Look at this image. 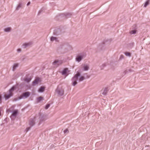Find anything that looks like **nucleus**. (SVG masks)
Segmentation results:
<instances>
[{"label":"nucleus","instance_id":"nucleus-1","mask_svg":"<svg viewBox=\"0 0 150 150\" xmlns=\"http://www.w3.org/2000/svg\"><path fill=\"white\" fill-rule=\"evenodd\" d=\"M80 74L79 72H77V74L72 78L71 81L72 85L75 86L77 84V81L78 80V78L80 77Z\"/></svg>","mask_w":150,"mask_h":150},{"label":"nucleus","instance_id":"nucleus-2","mask_svg":"<svg viewBox=\"0 0 150 150\" xmlns=\"http://www.w3.org/2000/svg\"><path fill=\"white\" fill-rule=\"evenodd\" d=\"M86 54L84 52L80 53L76 56L75 59L76 61L78 62H80L83 58L86 57Z\"/></svg>","mask_w":150,"mask_h":150},{"label":"nucleus","instance_id":"nucleus-3","mask_svg":"<svg viewBox=\"0 0 150 150\" xmlns=\"http://www.w3.org/2000/svg\"><path fill=\"white\" fill-rule=\"evenodd\" d=\"M72 15V14L71 13H67L62 14H59L58 15V17L60 18H67L69 17Z\"/></svg>","mask_w":150,"mask_h":150},{"label":"nucleus","instance_id":"nucleus-4","mask_svg":"<svg viewBox=\"0 0 150 150\" xmlns=\"http://www.w3.org/2000/svg\"><path fill=\"white\" fill-rule=\"evenodd\" d=\"M56 92L60 96H62L64 94V91L62 89H59L58 87L56 89Z\"/></svg>","mask_w":150,"mask_h":150},{"label":"nucleus","instance_id":"nucleus-5","mask_svg":"<svg viewBox=\"0 0 150 150\" xmlns=\"http://www.w3.org/2000/svg\"><path fill=\"white\" fill-rule=\"evenodd\" d=\"M33 42H25L23 44L22 46V48H26L32 45Z\"/></svg>","mask_w":150,"mask_h":150},{"label":"nucleus","instance_id":"nucleus-6","mask_svg":"<svg viewBox=\"0 0 150 150\" xmlns=\"http://www.w3.org/2000/svg\"><path fill=\"white\" fill-rule=\"evenodd\" d=\"M9 112L12 113V114L11 115L10 117L12 119V117L16 116L18 114V110H15L12 111H10Z\"/></svg>","mask_w":150,"mask_h":150},{"label":"nucleus","instance_id":"nucleus-7","mask_svg":"<svg viewBox=\"0 0 150 150\" xmlns=\"http://www.w3.org/2000/svg\"><path fill=\"white\" fill-rule=\"evenodd\" d=\"M60 32L61 30L59 28H57L54 30L53 34L54 35H58L60 34Z\"/></svg>","mask_w":150,"mask_h":150},{"label":"nucleus","instance_id":"nucleus-8","mask_svg":"<svg viewBox=\"0 0 150 150\" xmlns=\"http://www.w3.org/2000/svg\"><path fill=\"white\" fill-rule=\"evenodd\" d=\"M62 63V60H56L53 62L52 64L55 66H58L61 64Z\"/></svg>","mask_w":150,"mask_h":150},{"label":"nucleus","instance_id":"nucleus-9","mask_svg":"<svg viewBox=\"0 0 150 150\" xmlns=\"http://www.w3.org/2000/svg\"><path fill=\"white\" fill-rule=\"evenodd\" d=\"M82 70L83 71H87L89 69V67L88 64H84L82 65Z\"/></svg>","mask_w":150,"mask_h":150},{"label":"nucleus","instance_id":"nucleus-10","mask_svg":"<svg viewBox=\"0 0 150 150\" xmlns=\"http://www.w3.org/2000/svg\"><path fill=\"white\" fill-rule=\"evenodd\" d=\"M68 71V70L67 69H64L62 72V74L63 75H66L67 76L68 74H67V72Z\"/></svg>","mask_w":150,"mask_h":150},{"label":"nucleus","instance_id":"nucleus-11","mask_svg":"<svg viewBox=\"0 0 150 150\" xmlns=\"http://www.w3.org/2000/svg\"><path fill=\"white\" fill-rule=\"evenodd\" d=\"M40 82V79L39 78H37L32 83L33 84L36 85L38 84V82Z\"/></svg>","mask_w":150,"mask_h":150},{"label":"nucleus","instance_id":"nucleus-12","mask_svg":"<svg viewBox=\"0 0 150 150\" xmlns=\"http://www.w3.org/2000/svg\"><path fill=\"white\" fill-rule=\"evenodd\" d=\"M30 93L29 92H27L26 93H22L24 98H27L29 97L30 95Z\"/></svg>","mask_w":150,"mask_h":150},{"label":"nucleus","instance_id":"nucleus-13","mask_svg":"<svg viewBox=\"0 0 150 150\" xmlns=\"http://www.w3.org/2000/svg\"><path fill=\"white\" fill-rule=\"evenodd\" d=\"M108 91V88H105L103 90V92L102 93V94L104 96L106 95L107 94Z\"/></svg>","mask_w":150,"mask_h":150},{"label":"nucleus","instance_id":"nucleus-14","mask_svg":"<svg viewBox=\"0 0 150 150\" xmlns=\"http://www.w3.org/2000/svg\"><path fill=\"white\" fill-rule=\"evenodd\" d=\"M13 94L9 92V93L6 95L5 97L6 100H8L12 96Z\"/></svg>","mask_w":150,"mask_h":150},{"label":"nucleus","instance_id":"nucleus-15","mask_svg":"<svg viewBox=\"0 0 150 150\" xmlns=\"http://www.w3.org/2000/svg\"><path fill=\"white\" fill-rule=\"evenodd\" d=\"M29 125L31 127H32L35 125V122L33 119H31L30 120Z\"/></svg>","mask_w":150,"mask_h":150},{"label":"nucleus","instance_id":"nucleus-16","mask_svg":"<svg viewBox=\"0 0 150 150\" xmlns=\"http://www.w3.org/2000/svg\"><path fill=\"white\" fill-rule=\"evenodd\" d=\"M17 87L16 85L13 86L9 90V92L11 93L12 92L16 90Z\"/></svg>","mask_w":150,"mask_h":150},{"label":"nucleus","instance_id":"nucleus-17","mask_svg":"<svg viewBox=\"0 0 150 150\" xmlns=\"http://www.w3.org/2000/svg\"><path fill=\"white\" fill-rule=\"evenodd\" d=\"M22 5V4L21 3H19L16 8V10L17 11L19 10L20 8H21Z\"/></svg>","mask_w":150,"mask_h":150},{"label":"nucleus","instance_id":"nucleus-18","mask_svg":"<svg viewBox=\"0 0 150 150\" xmlns=\"http://www.w3.org/2000/svg\"><path fill=\"white\" fill-rule=\"evenodd\" d=\"M45 87H40L38 90V92L40 93H43L45 90Z\"/></svg>","mask_w":150,"mask_h":150},{"label":"nucleus","instance_id":"nucleus-19","mask_svg":"<svg viewBox=\"0 0 150 150\" xmlns=\"http://www.w3.org/2000/svg\"><path fill=\"white\" fill-rule=\"evenodd\" d=\"M23 94H22L18 98H15L14 100L15 101H17L19 100L23 99Z\"/></svg>","mask_w":150,"mask_h":150},{"label":"nucleus","instance_id":"nucleus-20","mask_svg":"<svg viewBox=\"0 0 150 150\" xmlns=\"http://www.w3.org/2000/svg\"><path fill=\"white\" fill-rule=\"evenodd\" d=\"M31 79V78L30 77L28 78H25L24 79V81L25 82H26L28 83H29L30 82Z\"/></svg>","mask_w":150,"mask_h":150},{"label":"nucleus","instance_id":"nucleus-21","mask_svg":"<svg viewBox=\"0 0 150 150\" xmlns=\"http://www.w3.org/2000/svg\"><path fill=\"white\" fill-rule=\"evenodd\" d=\"M11 28L10 27H8L4 29V30L5 32H9L11 31Z\"/></svg>","mask_w":150,"mask_h":150},{"label":"nucleus","instance_id":"nucleus-22","mask_svg":"<svg viewBox=\"0 0 150 150\" xmlns=\"http://www.w3.org/2000/svg\"><path fill=\"white\" fill-rule=\"evenodd\" d=\"M44 100L43 97H39L37 98V101L39 103H40L42 100Z\"/></svg>","mask_w":150,"mask_h":150},{"label":"nucleus","instance_id":"nucleus-23","mask_svg":"<svg viewBox=\"0 0 150 150\" xmlns=\"http://www.w3.org/2000/svg\"><path fill=\"white\" fill-rule=\"evenodd\" d=\"M18 66V64H15L13 66V70L14 71L16 69V68Z\"/></svg>","mask_w":150,"mask_h":150},{"label":"nucleus","instance_id":"nucleus-24","mask_svg":"<svg viewBox=\"0 0 150 150\" xmlns=\"http://www.w3.org/2000/svg\"><path fill=\"white\" fill-rule=\"evenodd\" d=\"M149 0H147L144 3V7H146L149 4Z\"/></svg>","mask_w":150,"mask_h":150},{"label":"nucleus","instance_id":"nucleus-25","mask_svg":"<svg viewBox=\"0 0 150 150\" xmlns=\"http://www.w3.org/2000/svg\"><path fill=\"white\" fill-rule=\"evenodd\" d=\"M137 33V30H133L129 32V33L130 34H133L134 35L136 34Z\"/></svg>","mask_w":150,"mask_h":150},{"label":"nucleus","instance_id":"nucleus-26","mask_svg":"<svg viewBox=\"0 0 150 150\" xmlns=\"http://www.w3.org/2000/svg\"><path fill=\"white\" fill-rule=\"evenodd\" d=\"M79 78V82L85 79V77L84 76H81V75L80 77Z\"/></svg>","mask_w":150,"mask_h":150},{"label":"nucleus","instance_id":"nucleus-27","mask_svg":"<svg viewBox=\"0 0 150 150\" xmlns=\"http://www.w3.org/2000/svg\"><path fill=\"white\" fill-rule=\"evenodd\" d=\"M124 54L127 56L130 57L131 56V53L129 52H125Z\"/></svg>","mask_w":150,"mask_h":150},{"label":"nucleus","instance_id":"nucleus-28","mask_svg":"<svg viewBox=\"0 0 150 150\" xmlns=\"http://www.w3.org/2000/svg\"><path fill=\"white\" fill-rule=\"evenodd\" d=\"M106 66V63L103 64L100 66V69H103Z\"/></svg>","mask_w":150,"mask_h":150},{"label":"nucleus","instance_id":"nucleus-29","mask_svg":"<svg viewBox=\"0 0 150 150\" xmlns=\"http://www.w3.org/2000/svg\"><path fill=\"white\" fill-rule=\"evenodd\" d=\"M50 104H47L46 105L45 108V109H47L50 107Z\"/></svg>","mask_w":150,"mask_h":150},{"label":"nucleus","instance_id":"nucleus-30","mask_svg":"<svg viewBox=\"0 0 150 150\" xmlns=\"http://www.w3.org/2000/svg\"><path fill=\"white\" fill-rule=\"evenodd\" d=\"M57 38L55 37L52 36L50 38V40L52 41H53L54 40H56Z\"/></svg>","mask_w":150,"mask_h":150},{"label":"nucleus","instance_id":"nucleus-31","mask_svg":"<svg viewBox=\"0 0 150 150\" xmlns=\"http://www.w3.org/2000/svg\"><path fill=\"white\" fill-rule=\"evenodd\" d=\"M43 118L44 117L43 116H41L39 117V119L40 121L42 122L44 120Z\"/></svg>","mask_w":150,"mask_h":150},{"label":"nucleus","instance_id":"nucleus-32","mask_svg":"<svg viewBox=\"0 0 150 150\" xmlns=\"http://www.w3.org/2000/svg\"><path fill=\"white\" fill-rule=\"evenodd\" d=\"M31 127H30V126L29 127H28L25 130V131L26 132H28V131L30 130V128Z\"/></svg>","mask_w":150,"mask_h":150},{"label":"nucleus","instance_id":"nucleus-33","mask_svg":"<svg viewBox=\"0 0 150 150\" xmlns=\"http://www.w3.org/2000/svg\"><path fill=\"white\" fill-rule=\"evenodd\" d=\"M124 56L123 55H121L120 56V59H123L124 58Z\"/></svg>","mask_w":150,"mask_h":150},{"label":"nucleus","instance_id":"nucleus-34","mask_svg":"<svg viewBox=\"0 0 150 150\" xmlns=\"http://www.w3.org/2000/svg\"><path fill=\"white\" fill-rule=\"evenodd\" d=\"M68 132V129H66L64 131V134L66 133L67 132Z\"/></svg>","mask_w":150,"mask_h":150},{"label":"nucleus","instance_id":"nucleus-35","mask_svg":"<svg viewBox=\"0 0 150 150\" xmlns=\"http://www.w3.org/2000/svg\"><path fill=\"white\" fill-rule=\"evenodd\" d=\"M21 51V50L20 48L18 49L17 50V52H19Z\"/></svg>","mask_w":150,"mask_h":150},{"label":"nucleus","instance_id":"nucleus-36","mask_svg":"<svg viewBox=\"0 0 150 150\" xmlns=\"http://www.w3.org/2000/svg\"><path fill=\"white\" fill-rule=\"evenodd\" d=\"M69 47V50H71L72 49V47L71 46L69 45V46H68Z\"/></svg>","mask_w":150,"mask_h":150},{"label":"nucleus","instance_id":"nucleus-37","mask_svg":"<svg viewBox=\"0 0 150 150\" xmlns=\"http://www.w3.org/2000/svg\"><path fill=\"white\" fill-rule=\"evenodd\" d=\"M42 11L41 10L39 11L38 12V15H39L40 14V13H41Z\"/></svg>","mask_w":150,"mask_h":150},{"label":"nucleus","instance_id":"nucleus-38","mask_svg":"<svg viewBox=\"0 0 150 150\" xmlns=\"http://www.w3.org/2000/svg\"><path fill=\"white\" fill-rule=\"evenodd\" d=\"M2 100V97L0 95V102Z\"/></svg>","mask_w":150,"mask_h":150},{"label":"nucleus","instance_id":"nucleus-39","mask_svg":"<svg viewBox=\"0 0 150 150\" xmlns=\"http://www.w3.org/2000/svg\"><path fill=\"white\" fill-rule=\"evenodd\" d=\"M30 2H28V3L27 4V6H29V5H30Z\"/></svg>","mask_w":150,"mask_h":150},{"label":"nucleus","instance_id":"nucleus-40","mask_svg":"<svg viewBox=\"0 0 150 150\" xmlns=\"http://www.w3.org/2000/svg\"><path fill=\"white\" fill-rule=\"evenodd\" d=\"M127 72H128V71L127 70H126L124 71V73H125V74H126Z\"/></svg>","mask_w":150,"mask_h":150},{"label":"nucleus","instance_id":"nucleus-41","mask_svg":"<svg viewBox=\"0 0 150 150\" xmlns=\"http://www.w3.org/2000/svg\"><path fill=\"white\" fill-rule=\"evenodd\" d=\"M128 71L129 72H131L132 71L131 69H129L128 70Z\"/></svg>","mask_w":150,"mask_h":150},{"label":"nucleus","instance_id":"nucleus-42","mask_svg":"<svg viewBox=\"0 0 150 150\" xmlns=\"http://www.w3.org/2000/svg\"><path fill=\"white\" fill-rule=\"evenodd\" d=\"M1 112L0 111V116H1Z\"/></svg>","mask_w":150,"mask_h":150}]
</instances>
